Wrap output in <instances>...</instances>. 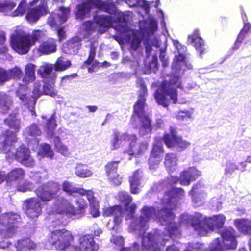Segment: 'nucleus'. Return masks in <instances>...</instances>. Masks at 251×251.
<instances>
[{
	"mask_svg": "<svg viewBox=\"0 0 251 251\" xmlns=\"http://www.w3.org/2000/svg\"><path fill=\"white\" fill-rule=\"evenodd\" d=\"M138 86L140 91L138 100L133 105V112L131 121L133 123L135 122V117H138L141 123V127L144 130V134H147L151 133L152 131L151 121L146 114L145 109L148 91L146 84L143 80L139 81Z\"/></svg>",
	"mask_w": 251,
	"mask_h": 251,
	"instance_id": "nucleus-1",
	"label": "nucleus"
},
{
	"mask_svg": "<svg viewBox=\"0 0 251 251\" xmlns=\"http://www.w3.org/2000/svg\"><path fill=\"white\" fill-rule=\"evenodd\" d=\"M4 123L8 127L13 129H9L2 132L0 135V151L3 154H11L12 150L18 142L16 133L20 128V121L15 116H9L4 120Z\"/></svg>",
	"mask_w": 251,
	"mask_h": 251,
	"instance_id": "nucleus-2",
	"label": "nucleus"
},
{
	"mask_svg": "<svg viewBox=\"0 0 251 251\" xmlns=\"http://www.w3.org/2000/svg\"><path fill=\"white\" fill-rule=\"evenodd\" d=\"M75 236L70 230L65 228L56 229L49 234L48 241L58 251H67L72 247Z\"/></svg>",
	"mask_w": 251,
	"mask_h": 251,
	"instance_id": "nucleus-3",
	"label": "nucleus"
},
{
	"mask_svg": "<svg viewBox=\"0 0 251 251\" xmlns=\"http://www.w3.org/2000/svg\"><path fill=\"white\" fill-rule=\"evenodd\" d=\"M76 207L72 204L68 200L62 198L55 205V210L59 214L76 216L78 217H83L87 208L86 201L83 198H79L75 201Z\"/></svg>",
	"mask_w": 251,
	"mask_h": 251,
	"instance_id": "nucleus-4",
	"label": "nucleus"
},
{
	"mask_svg": "<svg viewBox=\"0 0 251 251\" xmlns=\"http://www.w3.org/2000/svg\"><path fill=\"white\" fill-rule=\"evenodd\" d=\"M172 195L176 197H183L185 195L184 190L181 188H173L165 192V196L169 197V200L166 201V204L163 208L158 210V217L160 221L165 222L166 224H171L175 218V215L172 210L176 207V204L172 201L171 198Z\"/></svg>",
	"mask_w": 251,
	"mask_h": 251,
	"instance_id": "nucleus-5",
	"label": "nucleus"
},
{
	"mask_svg": "<svg viewBox=\"0 0 251 251\" xmlns=\"http://www.w3.org/2000/svg\"><path fill=\"white\" fill-rule=\"evenodd\" d=\"M164 235L157 232H149L142 238L141 249L143 251H161L167 239Z\"/></svg>",
	"mask_w": 251,
	"mask_h": 251,
	"instance_id": "nucleus-6",
	"label": "nucleus"
},
{
	"mask_svg": "<svg viewBox=\"0 0 251 251\" xmlns=\"http://www.w3.org/2000/svg\"><path fill=\"white\" fill-rule=\"evenodd\" d=\"M162 140L168 148L176 147L179 151L184 150L191 145L189 142L184 140L182 136L177 134V128L174 126H171L169 132L164 134Z\"/></svg>",
	"mask_w": 251,
	"mask_h": 251,
	"instance_id": "nucleus-7",
	"label": "nucleus"
},
{
	"mask_svg": "<svg viewBox=\"0 0 251 251\" xmlns=\"http://www.w3.org/2000/svg\"><path fill=\"white\" fill-rule=\"evenodd\" d=\"M59 190L57 184L52 181H48L36 188L34 192L37 198L43 204L48 203L54 199Z\"/></svg>",
	"mask_w": 251,
	"mask_h": 251,
	"instance_id": "nucleus-8",
	"label": "nucleus"
},
{
	"mask_svg": "<svg viewBox=\"0 0 251 251\" xmlns=\"http://www.w3.org/2000/svg\"><path fill=\"white\" fill-rule=\"evenodd\" d=\"M161 90L166 96L170 97L173 104L177 102L178 92L177 88H183L180 77L172 75L168 80H164L160 85Z\"/></svg>",
	"mask_w": 251,
	"mask_h": 251,
	"instance_id": "nucleus-9",
	"label": "nucleus"
},
{
	"mask_svg": "<svg viewBox=\"0 0 251 251\" xmlns=\"http://www.w3.org/2000/svg\"><path fill=\"white\" fill-rule=\"evenodd\" d=\"M10 45L14 50L21 55L27 54L32 46L26 33L25 32L13 34L11 37Z\"/></svg>",
	"mask_w": 251,
	"mask_h": 251,
	"instance_id": "nucleus-10",
	"label": "nucleus"
},
{
	"mask_svg": "<svg viewBox=\"0 0 251 251\" xmlns=\"http://www.w3.org/2000/svg\"><path fill=\"white\" fill-rule=\"evenodd\" d=\"M137 140L138 138L136 134H129L126 132L121 134L117 129H115L113 130L112 138L110 141L111 149L115 150L119 149L123 142H129V146L132 147Z\"/></svg>",
	"mask_w": 251,
	"mask_h": 251,
	"instance_id": "nucleus-11",
	"label": "nucleus"
},
{
	"mask_svg": "<svg viewBox=\"0 0 251 251\" xmlns=\"http://www.w3.org/2000/svg\"><path fill=\"white\" fill-rule=\"evenodd\" d=\"M14 148L12 150L11 154H6L9 157L14 156L15 160L24 165L29 167L34 166L35 162L31 157L30 151L28 148L24 145H21L16 149L15 152L13 153V151Z\"/></svg>",
	"mask_w": 251,
	"mask_h": 251,
	"instance_id": "nucleus-12",
	"label": "nucleus"
},
{
	"mask_svg": "<svg viewBox=\"0 0 251 251\" xmlns=\"http://www.w3.org/2000/svg\"><path fill=\"white\" fill-rule=\"evenodd\" d=\"M120 161H110L104 166L105 174L108 181L114 186L119 185L122 182V177L118 173V168Z\"/></svg>",
	"mask_w": 251,
	"mask_h": 251,
	"instance_id": "nucleus-13",
	"label": "nucleus"
},
{
	"mask_svg": "<svg viewBox=\"0 0 251 251\" xmlns=\"http://www.w3.org/2000/svg\"><path fill=\"white\" fill-rule=\"evenodd\" d=\"M48 12L47 2L43 0L38 6L29 9L26 13V19L30 23H35L41 16L46 15Z\"/></svg>",
	"mask_w": 251,
	"mask_h": 251,
	"instance_id": "nucleus-14",
	"label": "nucleus"
},
{
	"mask_svg": "<svg viewBox=\"0 0 251 251\" xmlns=\"http://www.w3.org/2000/svg\"><path fill=\"white\" fill-rule=\"evenodd\" d=\"M42 203L37 197H31L24 201L25 212L31 218L38 217L42 212Z\"/></svg>",
	"mask_w": 251,
	"mask_h": 251,
	"instance_id": "nucleus-15",
	"label": "nucleus"
},
{
	"mask_svg": "<svg viewBox=\"0 0 251 251\" xmlns=\"http://www.w3.org/2000/svg\"><path fill=\"white\" fill-rule=\"evenodd\" d=\"M78 248L80 251H98L99 245L91 234L81 236L78 239Z\"/></svg>",
	"mask_w": 251,
	"mask_h": 251,
	"instance_id": "nucleus-16",
	"label": "nucleus"
},
{
	"mask_svg": "<svg viewBox=\"0 0 251 251\" xmlns=\"http://www.w3.org/2000/svg\"><path fill=\"white\" fill-rule=\"evenodd\" d=\"M201 176V171L196 167H188L180 174V184L183 186H188L192 181L196 180Z\"/></svg>",
	"mask_w": 251,
	"mask_h": 251,
	"instance_id": "nucleus-17",
	"label": "nucleus"
},
{
	"mask_svg": "<svg viewBox=\"0 0 251 251\" xmlns=\"http://www.w3.org/2000/svg\"><path fill=\"white\" fill-rule=\"evenodd\" d=\"M97 47L94 42H91L89 44V54L87 58L83 62V66L87 67L91 65L88 68L89 73L96 71L99 68L100 63L95 59L96 54Z\"/></svg>",
	"mask_w": 251,
	"mask_h": 251,
	"instance_id": "nucleus-18",
	"label": "nucleus"
},
{
	"mask_svg": "<svg viewBox=\"0 0 251 251\" xmlns=\"http://www.w3.org/2000/svg\"><path fill=\"white\" fill-rule=\"evenodd\" d=\"M188 39L195 47L200 56L203 55L206 52L205 42L200 36L199 29H195L192 34L188 36Z\"/></svg>",
	"mask_w": 251,
	"mask_h": 251,
	"instance_id": "nucleus-19",
	"label": "nucleus"
},
{
	"mask_svg": "<svg viewBox=\"0 0 251 251\" xmlns=\"http://www.w3.org/2000/svg\"><path fill=\"white\" fill-rule=\"evenodd\" d=\"M188 39L195 47L200 56L203 55L206 52L205 42L200 36L199 29H195L192 34L188 36Z\"/></svg>",
	"mask_w": 251,
	"mask_h": 251,
	"instance_id": "nucleus-20",
	"label": "nucleus"
},
{
	"mask_svg": "<svg viewBox=\"0 0 251 251\" xmlns=\"http://www.w3.org/2000/svg\"><path fill=\"white\" fill-rule=\"evenodd\" d=\"M94 22L99 27L98 32L102 34L111 27L113 23L112 16L107 15H96L93 18Z\"/></svg>",
	"mask_w": 251,
	"mask_h": 251,
	"instance_id": "nucleus-21",
	"label": "nucleus"
},
{
	"mask_svg": "<svg viewBox=\"0 0 251 251\" xmlns=\"http://www.w3.org/2000/svg\"><path fill=\"white\" fill-rule=\"evenodd\" d=\"M57 50L56 40L50 37L42 41L39 45L38 51L42 54H49Z\"/></svg>",
	"mask_w": 251,
	"mask_h": 251,
	"instance_id": "nucleus-22",
	"label": "nucleus"
},
{
	"mask_svg": "<svg viewBox=\"0 0 251 251\" xmlns=\"http://www.w3.org/2000/svg\"><path fill=\"white\" fill-rule=\"evenodd\" d=\"M191 226L200 236H206L210 231L206 224V218L203 221L200 217L194 216L192 218Z\"/></svg>",
	"mask_w": 251,
	"mask_h": 251,
	"instance_id": "nucleus-23",
	"label": "nucleus"
},
{
	"mask_svg": "<svg viewBox=\"0 0 251 251\" xmlns=\"http://www.w3.org/2000/svg\"><path fill=\"white\" fill-rule=\"evenodd\" d=\"M85 196L90 204L89 213L93 217H99L100 215L99 202L94 197V192L91 190H88V192Z\"/></svg>",
	"mask_w": 251,
	"mask_h": 251,
	"instance_id": "nucleus-24",
	"label": "nucleus"
},
{
	"mask_svg": "<svg viewBox=\"0 0 251 251\" xmlns=\"http://www.w3.org/2000/svg\"><path fill=\"white\" fill-rule=\"evenodd\" d=\"M234 224L237 229L244 235H251V220L247 218L236 219Z\"/></svg>",
	"mask_w": 251,
	"mask_h": 251,
	"instance_id": "nucleus-25",
	"label": "nucleus"
},
{
	"mask_svg": "<svg viewBox=\"0 0 251 251\" xmlns=\"http://www.w3.org/2000/svg\"><path fill=\"white\" fill-rule=\"evenodd\" d=\"M226 218L223 215L213 216L206 218V224L210 231L222 228L225 222Z\"/></svg>",
	"mask_w": 251,
	"mask_h": 251,
	"instance_id": "nucleus-26",
	"label": "nucleus"
},
{
	"mask_svg": "<svg viewBox=\"0 0 251 251\" xmlns=\"http://www.w3.org/2000/svg\"><path fill=\"white\" fill-rule=\"evenodd\" d=\"M25 176V172L23 168H15L6 175H4L5 180L7 184H11L13 182L23 179Z\"/></svg>",
	"mask_w": 251,
	"mask_h": 251,
	"instance_id": "nucleus-27",
	"label": "nucleus"
},
{
	"mask_svg": "<svg viewBox=\"0 0 251 251\" xmlns=\"http://www.w3.org/2000/svg\"><path fill=\"white\" fill-rule=\"evenodd\" d=\"M141 173L142 171L140 169H137L133 172L129 178L130 191L132 194H137L139 192L138 186L140 185V179L142 177Z\"/></svg>",
	"mask_w": 251,
	"mask_h": 251,
	"instance_id": "nucleus-28",
	"label": "nucleus"
},
{
	"mask_svg": "<svg viewBox=\"0 0 251 251\" xmlns=\"http://www.w3.org/2000/svg\"><path fill=\"white\" fill-rule=\"evenodd\" d=\"M82 39L78 36L72 37L68 40L64 46L65 51L68 53H74L77 52L80 49Z\"/></svg>",
	"mask_w": 251,
	"mask_h": 251,
	"instance_id": "nucleus-29",
	"label": "nucleus"
},
{
	"mask_svg": "<svg viewBox=\"0 0 251 251\" xmlns=\"http://www.w3.org/2000/svg\"><path fill=\"white\" fill-rule=\"evenodd\" d=\"M35 68L36 65L32 63H28L25 65V75L22 79L25 84H28L35 80Z\"/></svg>",
	"mask_w": 251,
	"mask_h": 251,
	"instance_id": "nucleus-30",
	"label": "nucleus"
},
{
	"mask_svg": "<svg viewBox=\"0 0 251 251\" xmlns=\"http://www.w3.org/2000/svg\"><path fill=\"white\" fill-rule=\"evenodd\" d=\"M19 216L13 213H5L0 216V224L3 226L18 225Z\"/></svg>",
	"mask_w": 251,
	"mask_h": 251,
	"instance_id": "nucleus-31",
	"label": "nucleus"
},
{
	"mask_svg": "<svg viewBox=\"0 0 251 251\" xmlns=\"http://www.w3.org/2000/svg\"><path fill=\"white\" fill-rule=\"evenodd\" d=\"M36 244L29 238L18 240L16 245L17 251H31L36 248Z\"/></svg>",
	"mask_w": 251,
	"mask_h": 251,
	"instance_id": "nucleus-32",
	"label": "nucleus"
},
{
	"mask_svg": "<svg viewBox=\"0 0 251 251\" xmlns=\"http://www.w3.org/2000/svg\"><path fill=\"white\" fill-rule=\"evenodd\" d=\"M26 34L32 46L44 40L47 36V31L43 29H34L31 33H26Z\"/></svg>",
	"mask_w": 251,
	"mask_h": 251,
	"instance_id": "nucleus-33",
	"label": "nucleus"
},
{
	"mask_svg": "<svg viewBox=\"0 0 251 251\" xmlns=\"http://www.w3.org/2000/svg\"><path fill=\"white\" fill-rule=\"evenodd\" d=\"M62 190L69 195L77 193L81 196H85L88 192V190L74 187L71 183L67 181L62 183Z\"/></svg>",
	"mask_w": 251,
	"mask_h": 251,
	"instance_id": "nucleus-34",
	"label": "nucleus"
},
{
	"mask_svg": "<svg viewBox=\"0 0 251 251\" xmlns=\"http://www.w3.org/2000/svg\"><path fill=\"white\" fill-rule=\"evenodd\" d=\"M57 126L55 112H54L50 118L46 119L45 125V131L47 134L50 137H52L54 134Z\"/></svg>",
	"mask_w": 251,
	"mask_h": 251,
	"instance_id": "nucleus-35",
	"label": "nucleus"
},
{
	"mask_svg": "<svg viewBox=\"0 0 251 251\" xmlns=\"http://www.w3.org/2000/svg\"><path fill=\"white\" fill-rule=\"evenodd\" d=\"M91 9V4L89 0L78 4L77 6V11L75 13L76 19L83 20L86 15L90 12Z\"/></svg>",
	"mask_w": 251,
	"mask_h": 251,
	"instance_id": "nucleus-36",
	"label": "nucleus"
},
{
	"mask_svg": "<svg viewBox=\"0 0 251 251\" xmlns=\"http://www.w3.org/2000/svg\"><path fill=\"white\" fill-rule=\"evenodd\" d=\"M75 175L81 178L91 177L93 172L89 169L87 165L81 163H77L75 169Z\"/></svg>",
	"mask_w": 251,
	"mask_h": 251,
	"instance_id": "nucleus-37",
	"label": "nucleus"
},
{
	"mask_svg": "<svg viewBox=\"0 0 251 251\" xmlns=\"http://www.w3.org/2000/svg\"><path fill=\"white\" fill-rule=\"evenodd\" d=\"M54 66L52 65H46L43 67L40 74L42 78L48 80H56L57 75L53 72Z\"/></svg>",
	"mask_w": 251,
	"mask_h": 251,
	"instance_id": "nucleus-38",
	"label": "nucleus"
},
{
	"mask_svg": "<svg viewBox=\"0 0 251 251\" xmlns=\"http://www.w3.org/2000/svg\"><path fill=\"white\" fill-rule=\"evenodd\" d=\"M17 96L24 105L26 106L28 108H34L37 100L34 96L27 94L21 93L19 92H17Z\"/></svg>",
	"mask_w": 251,
	"mask_h": 251,
	"instance_id": "nucleus-39",
	"label": "nucleus"
},
{
	"mask_svg": "<svg viewBox=\"0 0 251 251\" xmlns=\"http://www.w3.org/2000/svg\"><path fill=\"white\" fill-rule=\"evenodd\" d=\"M54 149L56 152L64 156H68L70 151L68 148L64 144L58 136H55L53 140Z\"/></svg>",
	"mask_w": 251,
	"mask_h": 251,
	"instance_id": "nucleus-40",
	"label": "nucleus"
},
{
	"mask_svg": "<svg viewBox=\"0 0 251 251\" xmlns=\"http://www.w3.org/2000/svg\"><path fill=\"white\" fill-rule=\"evenodd\" d=\"M136 142L137 141L132 147L129 146V149L125 152L129 155H141L144 153L147 150L148 144L144 142H141L136 146Z\"/></svg>",
	"mask_w": 251,
	"mask_h": 251,
	"instance_id": "nucleus-41",
	"label": "nucleus"
},
{
	"mask_svg": "<svg viewBox=\"0 0 251 251\" xmlns=\"http://www.w3.org/2000/svg\"><path fill=\"white\" fill-rule=\"evenodd\" d=\"M56 80H45L43 86L44 95L54 97L57 95V91L55 89Z\"/></svg>",
	"mask_w": 251,
	"mask_h": 251,
	"instance_id": "nucleus-42",
	"label": "nucleus"
},
{
	"mask_svg": "<svg viewBox=\"0 0 251 251\" xmlns=\"http://www.w3.org/2000/svg\"><path fill=\"white\" fill-rule=\"evenodd\" d=\"M71 65V60H64V58L61 56L57 59L53 66L55 71L62 72L69 68Z\"/></svg>",
	"mask_w": 251,
	"mask_h": 251,
	"instance_id": "nucleus-43",
	"label": "nucleus"
},
{
	"mask_svg": "<svg viewBox=\"0 0 251 251\" xmlns=\"http://www.w3.org/2000/svg\"><path fill=\"white\" fill-rule=\"evenodd\" d=\"M177 161L176 153H167L165 154L164 164L168 171H170L172 167L176 165Z\"/></svg>",
	"mask_w": 251,
	"mask_h": 251,
	"instance_id": "nucleus-44",
	"label": "nucleus"
},
{
	"mask_svg": "<svg viewBox=\"0 0 251 251\" xmlns=\"http://www.w3.org/2000/svg\"><path fill=\"white\" fill-rule=\"evenodd\" d=\"M5 228L0 229V233L4 238H10L14 237L17 232L18 225L7 226Z\"/></svg>",
	"mask_w": 251,
	"mask_h": 251,
	"instance_id": "nucleus-45",
	"label": "nucleus"
},
{
	"mask_svg": "<svg viewBox=\"0 0 251 251\" xmlns=\"http://www.w3.org/2000/svg\"><path fill=\"white\" fill-rule=\"evenodd\" d=\"M123 211L124 210L121 205H114L103 209L102 214L104 217H110L112 216L114 217L120 212Z\"/></svg>",
	"mask_w": 251,
	"mask_h": 251,
	"instance_id": "nucleus-46",
	"label": "nucleus"
},
{
	"mask_svg": "<svg viewBox=\"0 0 251 251\" xmlns=\"http://www.w3.org/2000/svg\"><path fill=\"white\" fill-rule=\"evenodd\" d=\"M39 153L43 157L52 159L54 156V152L51 146L46 143H42L40 146Z\"/></svg>",
	"mask_w": 251,
	"mask_h": 251,
	"instance_id": "nucleus-47",
	"label": "nucleus"
},
{
	"mask_svg": "<svg viewBox=\"0 0 251 251\" xmlns=\"http://www.w3.org/2000/svg\"><path fill=\"white\" fill-rule=\"evenodd\" d=\"M164 93H161L156 90L154 94V98L157 103L165 108L168 107L169 105V100L166 97Z\"/></svg>",
	"mask_w": 251,
	"mask_h": 251,
	"instance_id": "nucleus-48",
	"label": "nucleus"
},
{
	"mask_svg": "<svg viewBox=\"0 0 251 251\" xmlns=\"http://www.w3.org/2000/svg\"><path fill=\"white\" fill-rule=\"evenodd\" d=\"M125 2L130 7L140 6L146 11L150 8L148 2L145 0H125Z\"/></svg>",
	"mask_w": 251,
	"mask_h": 251,
	"instance_id": "nucleus-49",
	"label": "nucleus"
},
{
	"mask_svg": "<svg viewBox=\"0 0 251 251\" xmlns=\"http://www.w3.org/2000/svg\"><path fill=\"white\" fill-rule=\"evenodd\" d=\"M202 185L200 182L194 184L191 189L189 191V194L193 200L197 201L199 196L203 193L201 188Z\"/></svg>",
	"mask_w": 251,
	"mask_h": 251,
	"instance_id": "nucleus-50",
	"label": "nucleus"
},
{
	"mask_svg": "<svg viewBox=\"0 0 251 251\" xmlns=\"http://www.w3.org/2000/svg\"><path fill=\"white\" fill-rule=\"evenodd\" d=\"M26 132L28 136L32 137L39 136L42 134L41 129L36 123L31 124L26 129Z\"/></svg>",
	"mask_w": 251,
	"mask_h": 251,
	"instance_id": "nucleus-51",
	"label": "nucleus"
},
{
	"mask_svg": "<svg viewBox=\"0 0 251 251\" xmlns=\"http://www.w3.org/2000/svg\"><path fill=\"white\" fill-rule=\"evenodd\" d=\"M142 215L149 220L156 215V211L154 207L144 206L141 210Z\"/></svg>",
	"mask_w": 251,
	"mask_h": 251,
	"instance_id": "nucleus-52",
	"label": "nucleus"
},
{
	"mask_svg": "<svg viewBox=\"0 0 251 251\" xmlns=\"http://www.w3.org/2000/svg\"><path fill=\"white\" fill-rule=\"evenodd\" d=\"M118 199L119 201L123 203L125 205H129L132 201V198L129 194L125 191H121L118 193Z\"/></svg>",
	"mask_w": 251,
	"mask_h": 251,
	"instance_id": "nucleus-53",
	"label": "nucleus"
},
{
	"mask_svg": "<svg viewBox=\"0 0 251 251\" xmlns=\"http://www.w3.org/2000/svg\"><path fill=\"white\" fill-rule=\"evenodd\" d=\"M7 70L9 80L12 78L20 79L23 75L22 70L16 66Z\"/></svg>",
	"mask_w": 251,
	"mask_h": 251,
	"instance_id": "nucleus-54",
	"label": "nucleus"
},
{
	"mask_svg": "<svg viewBox=\"0 0 251 251\" xmlns=\"http://www.w3.org/2000/svg\"><path fill=\"white\" fill-rule=\"evenodd\" d=\"M164 152V148L162 145H154L151 152L150 156L161 158V155Z\"/></svg>",
	"mask_w": 251,
	"mask_h": 251,
	"instance_id": "nucleus-55",
	"label": "nucleus"
},
{
	"mask_svg": "<svg viewBox=\"0 0 251 251\" xmlns=\"http://www.w3.org/2000/svg\"><path fill=\"white\" fill-rule=\"evenodd\" d=\"M239 167L234 163L228 162L226 164L225 174L226 176H230L236 170H239Z\"/></svg>",
	"mask_w": 251,
	"mask_h": 251,
	"instance_id": "nucleus-56",
	"label": "nucleus"
},
{
	"mask_svg": "<svg viewBox=\"0 0 251 251\" xmlns=\"http://www.w3.org/2000/svg\"><path fill=\"white\" fill-rule=\"evenodd\" d=\"M161 160V158H158L152 156H150L148 160V164L150 169L155 170L158 168Z\"/></svg>",
	"mask_w": 251,
	"mask_h": 251,
	"instance_id": "nucleus-57",
	"label": "nucleus"
},
{
	"mask_svg": "<svg viewBox=\"0 0 251 251\" xmlns=\"http://www.w3.org/2000/svg\"><path fill=\"white\" fill-rule=\"evenodd\" d=\"M33 188V184L29 181H25L22 184L19 185L17 187V190L21 192H26L30 191Z\"/></svg>",
	"mask_w": 251,
	"mask_h": 251,
	"instance_id": "nucleus-58",
	"label": "nucleus"
},
{
	"mask_svg": "<svg viewBox=\"0 0 251 251\" xmlns=\"http://www.w3.org/2000/svg\"><path fill=\"white\" fill-rule=\"evenodd\" d=\"M110 241L116 246L120 247L121 249L124 248L123 247L124 245V239L122 236L113 235L111 236Z\"/></svg>",
	"mask_w": 251,
	"mask_h": 251,
	"instance_id": "nucleus-59",
	"label": "nucleus"
},
{
	"mask_svg": "<svg viewBox=\"0 0 251 251\" xmlns=\"http://www.w3.org/2000/svg\"><path fill=\"white\" fill-rule=\"evenodd\" d=\"M32 96L37 100L41 96L44 95L43 89L42 91L41 90V85L38 83H35L34 84L33 90H32Z\"/></svg>",
	"mask_w": 251,
	"mask_h": 251,
	"instance_id": "nucleus-60",
	"label": "nucleus"
},
{
	"mask_svg": "<svg viewBox=\"0 0 251 251\" xmlns=\"http://www.w3.org/2000/svg\"><path fill=\"white\" fill-rule=\"evenodd\" d=\"M82 25L84 26V30L89 33L94 32L96 30L95 27L93 25V22L91 21L87 20L85 21L83 23Z\"/></svg>",
	"mask_w": 251,
	"mask_h": 251,
	"instance_id": "nucleus-61",
	"label": "nucleus"
},
{
	"mask_svg": "<svg viewBox=\"0 0 251 251\" xmlns=\"http://www.w3.org/2000/svg\"><path fill=\"white\" fill-rule=\"evenodd\" d=\"M245 34H243V33L241 32L240 31L239 33L238 34L237 38L232 46V49L235 50H237L239 48V46L242 43L243 40L246 37Z\"/></svg>",
	"mask_w": 251,
	"mask_h": 251,
	"instance_id": "nucleus-62",
	"label": "nucleus"
},
{
	"mask_svg": "<svg viewBox=\"0 0 251 251\" xmlns=\"http://www.w3.org/2000/svg\"><path fill=\"white\" fill-rule=\"evenodd\" d=\"M25 11V5L23 2H20L17 8L13 12L14 16L22 15Z\"/></svg>",
	"mask_w": 251,
	"mask_h": 251,
	"instance_id": "nucleus-63",
	"label": "nucleus"
},
{
	"mask_svg": "<svg viewBox=\"0 0 251 251\" xmlns=\"http://www.w3.org/2000/svg\"><path fill=\"white\" fill-rule=\"evenodd\" d=\"M141 39L140 37L136 34H134L131 42V48L134 50H136L139 47Z\"/></svg>",
	"mask_w": 251,
	"mask_h": 251,
	"instance_id": "nucleus-64",
	"label": "nucleus"
}]
</instances>
